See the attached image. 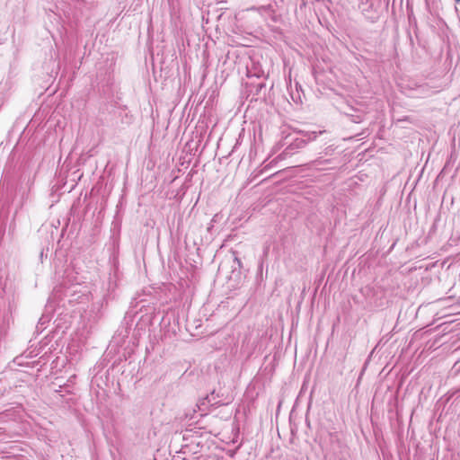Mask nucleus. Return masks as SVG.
Returning a JSON list of instances; mask_svg holds the SVG:
<instances>
[{
  "label": "nucleus",
  "mask_w": 460,
  "mask_h": 460,
  "mask_svg": "<svg viewBox=\"0 0 460 460\" xmlns=\"http://www.w3.org/2000/svg\"><path fill=\"white\" fill-rule=\"evenodd\" d=\"M288 82H289V84H291V75H289Z\"/></svg>",
  "instance_id": "2"
},
{
  "label": "nucleus",
  "mask_w": 460,
  "mask_h": 460,
  "mask_svg": "<svg viewBox=\"0 0 460 460\" xmlns=\"http://www.w3.org/2000/svg\"><path fill=\"white\" fill-rule=\"evenodd\" d=\"M456 2L459 3V2H460V0H456Z\"/></svg>",
  "instance_id": "3"
},
{
  "label": "nucleus",
  "mask_w": 460,
  "mask_h": 460,
  "mask_svg": "<svg viewBox=\"0 0 460 460\" xmlns=\"http://www.w3.org/2000/svg\"><path fill=\"white\" fill-rule=\"evenodd\" d=\"M317 133L296 132L289 127V153L303 148L309 140L316 138Z\"/></svg>",
  "instance_id": "1"
}]
</instances>
